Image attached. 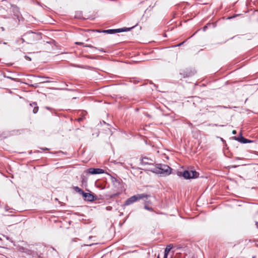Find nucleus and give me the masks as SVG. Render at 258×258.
<instances>
[{
	"instance_id": "nucleus-24",
	"label": "nucleus",
	"mask_w": 258,
	"mask_h": 258,
	"mask_svg": "<svg viewBox=\"0 0 258 258\" xmlns=\"http://www.w3.org/2000/svg\"><path fill=\"white\" fill-rule=\"evenodd\" d=\"M148 205H150L151 204V202L150 201H149V203H147Z\"/></svg>"
},
{
	"instance_id": "nucleus-19",
	"label": "nucleus",
	"mask_w": 258,
	"mask_h": 258,
	"mask_svg": "<svg viewBox=\"0 0 258 258\" xmlns=\"http://www.w3.org/2000/svg\"><path fill=\"white\" fill-rule=\"evenodd\" d=\"M45 108L47 109V110H50V111H51L52 110V109L50 107H48V106H46L45 107Z\"/></svg>"
},
{
	"instance_id": "nucleus-5",
	"label": "nucleus",
	"mask_w": 258,
	"mask_h": 258,
	"mask_svg": "<svg viewBox=\"0 0 258 258\" xmlns=\"http://www.w3.org/2000/svg\"><path fill=\"white\" fill-rule=\"evenodd\" d=\"M196 73V71L192 68H186L180 70L179 75L180 79L190 78L194 76Z\"/></svg>"
},
{
	"instance_id": "nucleus-4",
	"label": "nucleus",
	"mask_w": 258,
	"mask_h": 258,
	"mask_svg": "<svg viewBox=\"0 0 258 258\" xmlns=\"http://www.w3.org/2000/svg\"><path fill=\"white\" fill-rule=\"evenodd\" d=\"M178 175H182L184 179H189L192 178H197L199 176V173L196 170H185L182 173L180 172Z\"/></svg>"
},
{
	"instance_id": "nucleus-2",
	"label": "nucleus",
	"mask_w": 258,
	"mask_h": 258,
	"mask_svg": "<svg viewBox=\"0 0 258 258\" xmlns=\"http://www.w3.org/2000/svg\"><path fill=\"white\" fill-rule=\"evenodd\" d=\"M172 169L168 165L163 164H157L153 172L156 173L169 175Z\"/></svg>"
},
{
	"instance_id": "nucleus-18",
	"label": "nucleus",
	"mask_w": 258,
	"mask_h": 258,
	"mask_svg": "<svg viewBox=\"0 0 258 258\" xmlns=\"http://www.w3.org/2000/svg\"><path fill=\"white\" fill-rule=\"evenodd\" d=\"M208 25H210V24H207V25L203 27V30H204V31H206V29H207V28H208Z\"/></svg>"
},
{
	"instance_id": "nucleus-7",
	"label": "nucleus",
	"mask_w": 258,
	"mask_h": 258,
	"mask_svg": "<svg viewBox=\"0 0 258 258\" xmlns=\"http://www.w3.org/2000/svg\"><path fill=\"white\" fill-rule=\"evenodd\" d=\"M140 160L141 164L143 166L151 165L154 164V161L147 157H142Z\"/></svg>"
},
{
	"instance_id": "nucleus-8",
	"label": "nucleus",
	"mask_w": 258,
	"mask_h": 258,
	"mask_svg": "<svg viewBox=\"0 0 258 258\" xmlns=\"http://www.w3.org/2000/svg\"><path fill=\"white\" fill-rule=\"evenodd\" d=\"M86 172L90 174H99L104 172V170L101 168H90L86 170Z\"/></svg>"
},
{
	"instance_id": "nucleus-15",
	"label": "nucleus",
	"mask_w": 258,
	"mask_h": 258,
	"mask_svg": "<svg viewBox=\"0 0 258 258\" xmlns=\"http://www.w3.org/2000/svg\"><path fill=\"white\" fill-rule=\"evenodd\" d=\"M12 10L15 15L18 18L20 14L19 8L17 6H12Z\"/></svg>"
},
{
	"instance_id": "nucleus-13",
	"label": "nucleus",
	"mask_w": 258,
	"mask_h": 258,
	"mask_svg": "<svg viewBox=\"0 0 258 258\" xmlns=\"http://www.w3.org/2000/svg\"><path fill=\"white\" fill-rule=\"evenodd\" d=\"M30 106L32 107H33V112L35 114L37 113L39 110V107L37 105V104L35 102H33L30 103Z\"/></svg>"
},
{
	"instance_id": "nucleus-16",
	"label": "nucleus",
	"mask_w": 258,
	"mask_h": 258,
	"mask_svg": "<svg viewBox=\"0 0 258 258\" xmlns=\"http://www.w3.org/2000/svg\"><path fill=\"white\" fill-rule=\"evenodd\" d=\"M147 203H149V201L145 202V205H144V209L148 211H151V212L154 211L153 208L151 206L148 205Z\"/></svg>"
},
{
	"instance_id": "nucleus-9",
	"label": "nucleus",
	"mask_w": 258,
	"mask_h": 258,
	"mask_svg": "<svg viewBox=\"0 0 258 258\" xmlns=\"http://www.w3.org/2000/svg\"><path fill=\"white\" fill-rule=\"evenodd\" d=\"M234 138L235 140H236L240 143H243V144L251 143V142H253L252 141H251L248 139L244 138L242 136L241 133H240V134L238 137H234Z\"/></svg>"
},
{
	"instance_id": "nucleus-11",
	"label": "nucleus",
	"mask_w": 258,
	"mask_h": 258,
	"mask_svg": "<svg viewBox=\"0 0 258 258\" xmlns=\"http://www.w3.org/2000/svg\"><path fill=\"white\" fill-rule=\"evenodd\" d=\"M221 106H207L206 108V112L216 113L219 108H221Z\"/></svg>"
},
{
	"instance_id": "nucleus-17",
	"label": "nucleus",
	"mask_w": 258,
	"mask_h": 258,
	"mask_svg": "<svg viewBox=\"0 0 258 258\" xmlns=\"http://www.w3.org/2000/svg\"><path fill=\"white\" fill-rule=\"evenodd\" d=\"M73 189H74V190L76 192H78V193H79V194H80V195H83V193L84 192L82 189H81L78 186H74L73 187Z\"/></svg>"
},
{
	"instance_id": "nucleus-23",
	"label": "nucleus",
	"mask_w": 258,
	"mask_h": 258,
	"mask_svg": "<svg viewBox=\"0 0 258 258\" xmlns=\"http://www.w3.org/2000/svg\"><path fill=\"white\" fill-rule=\"evenodd\" d=\"M180 248H181V247L180 246H176V248L177 249H179Z\"/></svg>"
},
{
	"instance_id": "nucleus-10",
	"label": "nucleus",
	"mask_w": 258,
	"mask_h": 258,
	"mask_svg": "<svg viewBox=\"0 0 258 258\" xmlns=\"http://www.w3.org/2000/svg\"><path fill=\"white\" fill-rule=\"evenodd\" d=\"M82 196L85 199V200L89 202H93L96 199L95 196L90 193L84 192Z\"/></svg>"
},
{
	"instance_id": "nucleus-29",
	"label": "nucleus",
	"mask_w": 258,
	"mask_h": 258,
	"mask_svg": "<svg viewBox=\"0 0 258 258\" xmlns=\"http://www.w3.org/2000/svg\"><path fill=\"white\" fill-rule=\"evenodd\" d=\"M1 43H2V42H1V41H0V44H1Z\"/></svg>"
},
{
	"instance_id": "nucleus-27",
	"label": "nucleus",
	"mask_w": 258,
	"mask_h": 258,
	"mask_svg": "<svg viewBox=\"0 0 258 258\" xmlns=\"http://www.w3.org/2000/svg\"><path fill=\"white\" fill-rule=\"evenodd\" d=\"M256 226H258V223H256Z\"/></svg>"
},
{
	"instance_id": "nucleus-6",
	"label": "nucleus",
	"mask_w": 258,
	"mask_h": 258,
	"mask_svg": "<svg viewBox=\"0 0 258 258\" xmlns=\"http://www.w3.org/2000/svg\"><path fill=\"white\" fill-rule=\"evenodd\" d=\"M131 29L132 28L124 27L120 29L105 30H103L102 32L108 34H114L116 33H119L121 32L130 31Z\"/></svg>"
},
{
	"instance_id": "nucleus-21",
	"label": "nucleus",
	"mask_w": 258,
	"mask_h": 258,
	"mask_svg": "<svg viewBox=\"0 0 258 258\" xmlns=\"http://www.w3.org/2000/svg\"><path fill=\"white\" fill-rule=\"evenodd\" d=\"M232 134H234V135L236 134V131L235 130H233L232 131Z\"/></svg>"
},
{
	"instance_id": "nucleus-20",
	"label": "nucleus",
	"mask_w": 258,
	"mask_h": 258,
	"mask_svg": "<svg viewBox=\"0 0 258 258\" xmlns=\"http://www.w3.org/2000/svg\"><path fill=\"white\" fill-rule=\"evenodd\" d=\"M25 58H26V59H27V60H28L29 61H30L31 60V58L30 57L28 56H25Z\"/></svg>"
},
{
	"instance_id": "nucleus-28",
	"label": "nucleus",
	"mask_w": 258,
	"mask_h": 258,
	"mask_svg": "<svg viewBox=\"0 0 258 258\" xmlns=\"http://www.w3.org/2000/svg\"><path fill=\"white\" fill-rule=\"evenodd\" d=\"M157 258H159V255L158 256Z\"/></svg>"
},
{
	"instance_id": "nucleus-14",
	"label": "nucleus",
	"mask_w": 258,
	"mask_h": 258,
	"mask_svg": "<svg viewBox=\"0 0 258 258\" xmlns=\"http://www.w3.org/2000/svg\"><path fill=\"white\" fill-rule=\"evenodd\" d=\"M173 247V245L172 244H169L168 245L164 251V258H167V256L170 251V250L171 249V248Z\"/></svg>"
},
{
	"instance_id": "nucleus-12",
	"label": "nucleus",
	"mask_w": 258,
	"mask_h": 258,
	"mask_svg": "<svg viewBox=\"0 0 258 258\" xmlns=\"http://www.w3.org/2000/svg\"><path fill=\"white\" fill-rule=\"evenodd\" d=\"M75 44H77V45H83L84 47L95 48L96 49L98 50L99 51H100L101 52H106V51L104 50V49L103 48H97L96 47H94L93 45H90V44L83 45V42H75Z\"/></svg>"
},
{
	"instance_id": "nucleus-1",
	"label": "nucleus",
	"mask_w": 258,
	"mask_h": 258,
	"mask_svg": "<svg viewBox=\"0 0 258 258\" xmlns=\"http://www.w3.org/2000/svg\"><path fill=\"white\" fill-rule=\"evenodd\" d=\"M42 34L41 32H33L32 31H29L23 34L22 38L18 41H22V43H26L29 44H35L37 43L38 41L41 40L42 39Z\"/></svg>"
},
{
	"instance_id": "nucleus-3",
	"label": "nucleus",
	"mask_w": 258,
	"mask_h": 258,
	"mask_svg": "<svg viewBox=\"0 0 258 258\" xmlns=\"http://www.w3.org/2000/svg\"><path fill=\"white\" fill-rule=\"evenodd\" d=\"M149 197L150 195L146 194H137L128 198L124 202V205L125 206H128L141 199L147 198Z\"/></svg>"
},
{
	"instance_id": "nucleus-22",
	"label": "nucleus",
	"mask_w": 258,
	"mask_h": 258,
	"mask_svg": "<svg viewBox=\"0 0 258 258\" xmlns=\"http://www.w3.org/2000/svg\"><path fill=\"white\" fill-rule=\"evenodd\" d=\"M183 43H184V42H181V43H180L178 44V45H177V46H180V45H181Z\"/></svg>"
},
{
	"instance_id": "nucleus-25",
	"label": "nucleus",
	"mask_w": 258,
	"mask_h": 258,
	"mask_svg": "<svg viewBox=\"0 0 258 258\" xmlns=\"http://www.w3.org/2000/svg\"><path fill=\"white\" fill-rule=\"evenodd\" d=\"M4 44H7V43L6 42H4Z\"/></svg>"
},
{
	"instance_id": "nucleus-26",
	"label": "nucleus",
	"mask_w": 258,
	"mask_h": 258,
	"mask_svg": "<svg viewBox=\"0 0 258 258\" xmlns=\"http://www.w3.org/2000/svg\"><path fill=\"white\" fill-rule=\"evenodd\" d=\"M44 150H48L47 148L44 149Z\"/></svg>"
}]
</instances>
